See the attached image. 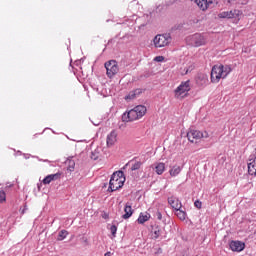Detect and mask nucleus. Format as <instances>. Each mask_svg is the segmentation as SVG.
Here are the masks:
<instances>
[{
	"mask_svg": "<svg viewBox=\"0 0 256 256\" xmlns=\"http://www.w3.org/2000/svg\"><path fill=\"white\" fill-rule=\"evenodd\" d=\"M181 171H183V167H181L179 165H174L170 168L169 175L171 177H177V175H179L181 173Z\"/></svg>",
	"mask_w": 256,
	"mask_h": 256,
	"instance_id": "f3484780",
	"label": "nucleus"
},
{
	"mask_svg": "<svg viewBox=\"0 0 256 256\" xmlns=\"http://www.w3.org/2000/svg\"><path fill=\"white\" fill-rule=\"evenodd\" d=\"M110 231H111V234L113 235V237H115V235H117V226L112 225L110 227Z\"/></svg>",
	"mask_w": 256,
	"mask_h": 256,
	"instance_id": "cd10ccee",
	"label": "nucleus"
},
{
	"mask_svg": "<svg viewBox=\"0 0 256 256\" xmlns=\"http://www.w3.org/2000/svg\"><path fill=\"white\" fill-rule=\"evenodd\" d=\"M187 73H189V69H186V71L182 73V75H187Z\"/></svg>",
	"mask_w": 256,
	"mask_h": 256,
	"instance_id": "2f4dec72",
	"label": "nucleus"
},
{
	"mask_svg": "<svg viewBox=\"0 0 256 256\" xmlns=\"http://www.w3.org/2000/svg\"><path fill=\"white\" fill-rule=\"evenodd\" d=\"M153 169L157 175H163L165 173V163L157 162L153 165Z\"/></svg>",
	"mask_w": 256,
	"mask_h": 256,
	"instance_id": "dca6fc26",
	"label": "nucleus"
},
{
	"mask_svg": "<svg viewBox=\"0 0 256 256\" xmlns=\"http://www.w3.org/2000/svg\"><path fill=\"white\" fill-rule=\"evenodd\" d=\"M155 217H156V219H158V221H161V219H163V214H161L160 211H157L155 213Z\"/></svg>",
	"mask_w": 256,
	"mask_h": 256,
	"instance_id": "c756f323",
	"label": "nucleus"
},
{
	"mask_svg": "<svg viewBox=\"0 0 256 256\" xmlns=\"http://www.w3.org/2000/svg\"><path fill=\"white\" fill-rule=\"evenodd\" d=\"M243 12L241 10H230L220 12L218 14L219 19H235L236 21H240Z\"/></svg>",
	"mask_w": 256,
	"mask_h": 256,
	"instance_id": "1a4fd4ad",
	"label": "nucleus"
},
{
	"mask_svg": "<svg viewBox=\"0 0 256 256\" xmlns=\"http://www.w3.org/2000/svg\"><path fill=\"white\" fill-rule=\"evenodd\" d=\"M151 219V214L149 213H140L137 221L140 225H143V223H147Z\"/></svg>",
	"mask_w": 256,
	"mask_h": 256,
	"instance_id": "aec40b11",
	"label": "nucleus"
},
{
	"mask_svg": "<svg viewBox=\"0 0 256 256\" xmlns=\"http://www.w3.org/2000/svg\"><path fill=\"white\" fill-rule=\"evenodd\" d=\"M44 161V163H48L49 162V160H43Z\"/></svg>",
	"mask_w": 256,
	"mask_h": 256,
	"instance_id": "c9c22d12",
	"label": "nucleus"
},
{
	"mask_svg": "<svg viewBox=\"0 0 256 256\" xmlns=\"http://www.w3.org/2000/svg\"><path fill=\"white\" fill-rule=\"evenodd\" d=\"M90 157H91V159H93V161H97V159H99V157H101V152L99 151V148L92 151Z\"/></svg>",
	"mask_w": 256,
	"mask_h": 256,
	"instance_id": "5701e85b",
	"label": "nucleus"
},
{
	"mask_svg": "<svg viewBox=\"0 0 256 256\" xmlns=\"http://www.w3.org/2000/svg\"><path fill=\"white\" fill-rule=\"evenodd\" d=\"M248 173L256 177V152L250 155L248 159Z\"/></svg>",
	"mask_w": 256,
	"mask_h": 256,
	"instance_id": "9d476101",
	"label": "nucleus"
},
{
	"mask_svg": "<svg viewBox=\"0 0 256 256\" xmlns=\"http://www.w3.org/2000/svg\"><path fill=\"white\" fill-rule=\"evenodd\" d=\"M125 185V177L123 176V171H116L112 174L109 182L108 191H118Z\"/></svg>",
	"mask_w": 256,
	"mask_h": 256,
	"instance_id": "7ed1b4c3",
	"label": "nucleus"
},
{
	"mask_svg": "<svg viewBox=\"0 0 256 256\" xmlns=\"http://www.w3.org/2000/svg\"><path fill=\"white\" fill-rule=\"evenodd\" d=\"M151 233L153 239H159V237H161V227L153 226Z\"/></svg>",
	"mask_w": 256,
	"mask_h": 256,
	"instance_id": "412c9836",
	"label": "nucleus"
},
{
	"mask_svg": "<svg viewBox=\"0 0 256 256\" xmlns=\"http://www.w3.org/2000/svg\"><path fill=\"white\" fill-rule=\"evenodd\" d=\"M153 43L157 49L167 47L171 43V36L169 34H158L154 37Z\"/></svg>",
	"mask_w": 256,
	"mask_h": 256,
	"instance_id": "423d86ee",
	"label": "nucleus"
},
{
	"mask_svg": "<svg viewBox=\"0 0 256 256\" xmlns=\"http://www.w3.org/2000/svg\"><path fill=\"white\" fill-rule=\"evenodd\" d=\"M145 113H147V107L143 105H138L133 109L129 110L128 112H125L122 115V121L124 123H129L130 121H137L138 119H141V117H144Z\"/></svg>",
	"mask_w": 256,
	"mask_h": 256,
	"instance_id": "f257e3e1",
	"label": "nucleus"
},
{
	"mask_svg": "<svg viewBox=\"0 0 256 256\" xmlns=\"http://www.w3.org/2000/svg\"><path fill=\"white\" fill-rule=\"evenodd\" d=\"M141 165H143L141 162L137 161L131 166V171H138V169H141Z\"/></svg>",
	"mask_w": 256,
	"mask_h": 256,
	"instance_id": "a878e982",
	"label": "nucleus"
},
{
	"mask_svg": "<svg viewBox=\"0 0 256 256\" xmlns=\"http://www.w3.org/2000/svg\"><path fill=\"white\" fill-rule=\"evenodd\" d=\"M186 43L190 47H201L207 44V38L203 34L196 33L186 37Z\"/></svg>",
	"mask_w": 256,
	"mask_h": 256,
	"instance_id": "39448f33",
	"label": "nucleus"
},
{
	"mask_svg": "<svg viewBox=\"0 0 256 256\" xmlns=\"http://www.w3.org/2000/svg\"><path fill=\"white\" fill-rule=\"evenodd\" d=\"M168 204L174 209V211H177L178 209H181L183 207L181 201L178 200V198L175 196L168 197Z\"/></svg>",
	"mask_w": 256,
	"mask_h": 256,
	"instance_id": "9b49d317",
	"label": "nucleus"
},
{
	"mask_svg": "<svg viewBox=\"0 0 256 256\" xmlns=\"http://www.w3.org/2000/svg\"><path fill=\"white\" fill-rule=\"evenodd\" d=\"M194 205H195V207H197V209H201V207H202V203H201V201H199V200H196V201L194 202Z\"/></svg>",
	"mask_w": 256,
	"mask_h": 256,
	"instance_id": "7c9ffc66",
	"label": "nucleus"
},
{
	"mask_svg": "<svg viewBox=\"0 0 256 256\" xmlns=\"http://www.w3.org/2000/svg\"><path fill=\"white\" fill-rule=\"evenodd\" d=\"M104 256H111V252H106Z\"/></svg>",
	"mask_w": 256,
	"mask_h": 256,
	"instance_id": "473e14b6",
	"label": "nucleus"
},
{
	"mask_svg": "<svg viewBox=\"0 0 256 256\" xmlns=\"http://www.w3.org/2000/svg\"><path fill=\"white\" fill-rule=\"evenodd\" d=\"M141 93H143V91L141 89H136L131 91L126 97V101H129L131 99H135L136 97H139V95H141Z\"/></svg>",
	"mask_w": 256,
	"mask_h": 256,
	"instance_id": "6ab92c4d",
	"label": "nucleus"
},
{
	"mask_svg": "<svg viewBox=\"0 0 256 256\" xmlns=\"http://www.w3.org/2000/svg\"><path fill=\"white\" fill-rule=\"evenodd\" d=\"M104 67L106 69V75L109 77V79H113V76L119 73V64H117V61L115 60L107 61L104 64Z\"/></svg>",
	"mask_w": 256,
	"mask_h": 256,
	"instance_id": "6e6552de",
	"label": "nucleus"
},
{
	"mask_svg": "<svg viewBox=\"0 0 256 256\" xmlns=\"http://www.w3.org/2000/svg\"><path fill=\"white\" fill-rule=\"evenodd\" d=\"M66 164L68 165V171H75V160H68Z\"/></svg>",
	"mask_w": 256,
	"mask_h": 256,
	"instance_id": "b1692460",
	"label": "nucleus"
},
{
	"mask_svg": "<svg viewBox=\"0 0 256 256\" xmlns=\"http://www.w3.org/2000/svg\"><path fill=\"white\" fill-rule=\"evenodd\" d=\"M7 199V196L5 194V191H0V203H3Z\"/></svg>",
	"mask_w": 256,
	"mask_h": 256,
	"instance_id": "bb28decb",
	"label": "nucleus"
},
{
	"mask_svg": "<svg viewBox=\"0 0 256 256\" xmlns=\"http://www.w3.org/2000/svg\"><path fill=\"white\" fill-rule=\"evenodd\" d=\"M233 1H235V0H228V3H233Z\"/></svg>",
	"mask_w": 256,
	"mask_h": 256,
	"instance_id": "f704fd0d",
	"label": "nucleus"
},
{
	"mask_svg": "<svg viewBox=\"0 0 256 256\" xmlns=\"http://www.w3.org/2000/svg\"><path fill=\"white\" fill-rule=\"evenodd\" d=\"M127 167H129V163L125 164V166L123 167V169H127Z\"/></svg>",
	"mask_w": 256,
	"mask_h": 256,
	"instance_id": "72a5a7b5",
	"label": "nucleus"
},
{
	"mask_svg": "<svg viewBox=\"0 0 256 256\" xmlns=\"http://www.w3.org/2000/svg\"><path fill=\"white\" fill-rule=\"evenodd\" d=\"M209 137V133L207 131L201 132L199 130H190L187 132V138L190 143H197L199 139H207Z\"/></svg>",
	"mask_w": 256,
	"mask_h": 256,
	"instance_id": "0eeeda50",
	"label": "nucleus"
},
{
	"mask_svg": "<svg viewBox=\"0 0 256 256\" xmlns=\"http://www.w3.org/2000/svg\"><path fill=\"white\" fill-rule=\"evenodd\" d=\"M231 71L232 69L229 65H215L211 71V81L213 83H219V81H221V79H225Z\"/></svg>",
	"mask_w": 256,
	"mask_h": 256,
	"instance_id": "f03ea898",
	"label": "nucleus"
},
{
	"mask_svg": "<svg viewBox=\"0 0 256 256\" xmlns=\"http://www.w3.org/2000/svg\"><path fill=\"white\" fill-rule=\"evenodd\" d=\"M58 179H61V173L57 172L56 174H50L48 176H46L42 183L44 185H49V183H51L52 181H57Z\"/></svg>",
	"mask_w": 256,
	"mask_h": 256,
	"instance_id": "2eb2a0df",
	"label": "nucleus"
},
{
	"mask_svg": "<svg viewBox=\"0 0 256 256\" xmlns=\"http://www.w3.org/2000/svg\"><path fill=\"white\" fill-rule=\"evenodd\" d=\"M154 61H156L157 63H162V61H165V57H163V56H156L154 58Z\"/></svg>",
	"mask_w": 256,
	"mask_h": 256,
	"instance_id": "c85d7f7f",
	"label": "nucleus"
},
{
	"mask_svg": "<svg viewBox=\"0 0 256 256\" xmlns=\"http://www.w3.org/2000/svg\"><path fill=\"white\" fill-rule=\"evenodd\" d=\"M106 143H107L108 147H113V145H115V143H117V131L112 130L107 135Z\"/></svg>",
	"mask_w": 256,
	"mask_h": 256,
	"instance_id": "ddd939ff",
	"label": "nucleus"
},
{
	"mask_svg": "<svg viewBox=\"0 0 256 256\" xmlns=\"http://www.w3.org/2000/svg\"><path fill=\"white\" fill-rule=\"evenodd\" d=\"M67 235H69V233L66 230L60 231L58 235V241H63V239H65Z\"/></svg>",
	"mask_w": 256,
	"mask_h": 256,
	"instance_id": "393cba45",
	"label": "nucleus"
},
{
	"mask_svg": "<svg viewBox=\"0 0 256 256\" xmlns=\"http://www.w3.org/2000/svg\"><path fill=\"white\" fill-rule=\"evenodd\" d=\"M175 215L180 219V221H185V219H187V213L181 210V208L175 210Z\"/></svg>",
	"mask_w": 256,
	"mask_h": 256,
	"instance_id": "4be33fe9",
	"label": "nucleus"
},
{
	"mask_svg": "<svg viewBox=\"0 0 256 256\" xmlns=\"http://www.w3.org/2000/svg\"><path fill=\"white\" fill-rule=\"evenodd\" d=\"M189 91H191V81H183L174 90V96L176 99H184V97H187V95H189Z\"/></svg>",
	"mask_w": 256,
	"mask_h": 256,
	"instance_id": "20e7f679",
	"label": "nucleus"
},
{
	"mask_svg": "<svg viewBox=\"0 0 256 256\" xmlns=\"http://www.w3.org/2000/svg\"><path fill=\"white\" fill-rule=\"evenodd\" d=\"M196 83L199 87H205L207 86V83H209V77L207 74L199 73L196 77Z\"/></svg>",
	"mask_w": 256,
	"mask_h": 256,
	"instance_id": "f8f14e48",
	"label": "nucleus"
},
{
	"mask_svg": "<svg viewBox=\"0 0 256 256\" xmlns=\"http://www.w3.org/2000/svg\"><path fill=\"white\" fill-rule=\"evenodd\" d=\"M124 212V215H122V218L124 219H129L133 215V208L131 207V203H126Z\"/></svg>",
	"mask_w": 256,
	"mask_h": 256,
	"instance_id": "a211bd4d",
	"label": "nucleus"
},
{
	"mask_svg": "<svg viewBox=\"0 0 256 256\" xmlns=\"http://www.w3.org/2000/svg\"><path fill=\"white\" fill-rule=\"evenodd\" d=\"M230 249L231 251H236L237 253H240V251H243V249H245V243L241 241H231Z\"/></svg>",
	"mask_w": 256,
	"mask_h": 256,
	"instance_id": "4468645a",
	"label": "nucleus"
}]
</instances>
